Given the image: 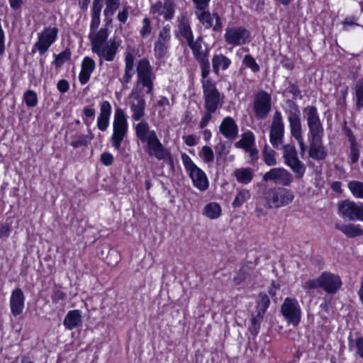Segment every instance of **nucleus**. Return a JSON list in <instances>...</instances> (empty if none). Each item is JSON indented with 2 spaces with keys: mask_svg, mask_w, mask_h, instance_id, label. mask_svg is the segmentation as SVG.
Returning <instances> with one entry per match:
<instances>
[{
  "mask_svg": "<svg viewBox=\"0 0 363 363\" xmlns=\"http://www.w3.org/2000/svg\"><path fill=\"white\" fill-rule=\"evenodd\" d=\"M155 79L150 61L145 57L140 59L136 65V81L129 95L130 109L132 119L140 121L134 126V130L137 138L145 145L147 154L158 160H164L170 157L169 150L161 143L156 131L150 129L147 121H143L145 116V95H153Z\"/></svg>",
  "mask_w": 363,
  "mask_h": 363,
  "instance_id": "1",
  "label": "nucleus"
},
{
  "mask_svg": "<svg viewBox=\"0 0 363 363\" xmlns=\"http://www.w3.org/2000/svg\"><path fill=\"white\" fill-rule=\"evenodd\" d=\"M108 30L106 28H101L95 34L89 35L91 51L98 56L100 65L104 61L113 62L120 46L116 38L108 41Z\"/></svg>",
  "mask_w": 363,
  "mask_h": 363,
  "instance_id": "2",
  "label": "nucleus"
},
{
  "mask_svg": "<svg viewBox=\"0 0 363 363\" xmlns=\"http://www.w3.org/2000/svg\"><path fill=\"white\" fill-rule=\"evenodd\" d=\"M283 109L287 116L289 123L290 132L298 142L301 155H303L306 150V146L303 142L302 127L301 121V111L298 105L293 100H286Z\"/></svg>",
  "mask_w": 363,
  "mask_h": 363,
  "instance_id": "3",
  "label": "nucleus"
},
{
  "mask_svg": "<svg viewBox=\"0 0 363 363\" xmlns=\"http://www.w3.org/2000/svg\"><path fill=\"white\" fill-rule=\"evenodd\" d=\"M283 109L287 116L289 123L290 132L298 142L301 155H303L306 150V146L303 142L302 127L301 121V111L298 105L293 100H286Z\"/></svg>",
  "mask_w": 363,
  "mask_h": 363,
  "instance_id": "4",
  "label": "nucleus"
},
{
  "mask_svg": "<svg viewBox=\"0 0 363 363\" xmlns=\"http://www.w3.org/2000/svg\"><path fill=\"white\" fill-rule=\"evenodd\" d=\"M294 193L284 187H272L263 191V206L267 208H279L291 203L294 199Z\"/></svg>",
  "mask_w": 363,
  "mask_h": 363,
  "instance_id": "5",
  "label": "nucleus"
},
{
  "mask_svg": "<svg viewBox=\"0 0 363 363\" xmlns=\"http://www.w3.org/2000/svg\"><path fill=\"white\" fill-rule=\"evenodd\" d=\"M203 99V108L217 111L222 107L223 96L216 88V83L208 77L201 80Z\"/></svg>",
  "mask_w": 363,
  "mask_h": 363,
  "instance_id": "6",
  "label": "nucleus"
},
{
  "mask_svg": "<svg viewBox=\"0 0 363 363\" xmlns=\"http://www.w3.org/2000/svg\"><path fill=\"white\" fill-rule=\"evenodd\" d=\"M128 129L127 116L124 111L120 107L116 108L113 121V134L111 137V145L115 149L121 148L122 141L128 134Z\"/></svg>",
  "mask_w": 363,
  "mask_h": 363,
  "instance_id": "7",
  "label": "nucleus"
},
{
  "mask_svg": "<svg viewBox=\"0 0 363 363\" xmlns=\"http://www.w3.org/2000/svg\"><path fill=\"white\" fill-rule=\"evenodd\" d=\"M303 113L308 128V138L315 141L323 139L324 129L316 107L307 106L303 109Z\"/></svg>",
  "mask_w": 363,
  "mask_h": 363,
  "instance_id": "8",
  "label": "nucleus"
},
{
  "mask_svg": "<svg viewBox=\"0 0 363 363\" xmlns=\"http://www.w3.org/2000/svg\"><path fill=\"white\" fill-rule=\"evenodd\" d=\"M181 159L185 169L189 173L193 184L200 191H205L208 187V180L204 172L193 162L186 153H182Z\"/></svg>",
  "mask_w": 363,
  "mask_h": 363,
  "instance_id": "9",
  "label": "nucleus"
},
{
  "mask_svg": "<svg viewBox=\"0 0 363 363\" xmlns=\"http://www.w3.org/2000/svg\"><path fill=\"white\" fill-rule=\"evenodd\" d=\"M186 44L192 51L194 58L200 65L201 77L206 78L210 73V63L208 61V50H203L202 47L203 38L198 37L195 40L194 38L186 42Z\"/></svg>",
  "mask_w": 363,
  "mask_h": 363,
  "instance_id": "10",
  "label": "nucleus"
},
{
  "mask_svg": "<svg viewBox=\"0 0 363 363\" xmlns=\"http://www.w3.org/2000/svg\"><path fill=\"white\" fill-rule=\"evenodd\" d=\"M59 30L57 27H45L38 35V40L33 45L32 52L38 51L43 55L50 47L56 41Z\"/></svg>",
  "mask_w": 363,
  "mask_h": 363,
  "instance_id": "11",
  "label": "nucleus"
},
{
  "mask_svg": "<svg viewBox=\"0 0 363 363\" xmlns=\"http://www.w3.org/2000/svg\"><path fill=\"white\" fill-rule=\"evenodd\" d=\"M225 41L228 45L240 46L251 41L250 32L244 27H230L225 29Z\"/></svg>",
  "mask_w": 363,
  "mask_h": 363,
  "instance_id": "12",
  "label": "nucleus"
},
{
  "mask_svg": "<svg viewBox=\"0 0 363 363\" xmlns=\"http://www.w3.org/2000/svg\"><path fill=\"white\" fill-rule=\"evenodd\" d=\"M281 311L288 323L296 326L300 323L301 309L296 298H285L281 305Z\"/></svg>",
  "mask_w": 363,
  "mask_h": 363,
  "instance_id": "13",
  "label": "nucleus"
},
{
  "mask_svg": "<svg viewBox=\"0 0 363 363\" xmlns=\"http://www.w3.org/2000/svg\"><path fill=\"white\" fill-rule=\"evenodd\" d=\"M253 109L257 119L266 118L272 109L271 95L265 91H259L255 95Z\"/></svg>",
  "mask_w": 363,
  "mask_h": 363,
  "instance_id": "14",
  "label": "nucleus"
},
{
  "mask_svg": "<svg viewBox=\"0 0 363 363\" xmlns=\"http://www.w3.org/2000/svg\"><path fill=\"white\" fill-rule=\"evenodd\" d=\"M284 122L280 111H276L273 115L269 130V141L272 145L278 148L283 143Z\"/></svg>",
  "mask_w": 363,
  "mask_h": 363,
  "instance_id": "15",
  "label": "nucleus"
},
{
  "mask_svg": "<svg viewBox=\"0 0 363 363\" xmlns=\"http://www.w3.org/2000/svg\"><path fill=\"white\" fill-rule=\"evenodd\" d=\"M363 208L362 203H355L349 200H344L337 203L339 215L344 219L357 220L359 218Z\"/></svg>",
  "mask_w": 363,
  "mask_h": 363,
  "instance_id": "16",
  "label": "nucleus"
},
{
  "mask_svg": "<svg viewBox=\"0 0 363 363\" xmlns=\"http://www.w3.org/2000/svg\"><path fill=\"white\" fill-rule=\"evenodd\" d=\"M195 14L199 23L205 29L213 28V31H220L223 28L221 18L218 13H211L207 9H196Z\"/></svg>",
  "mask_w": 363,
  "mask_h": 363,
  "instance_id": "17",
  "label": "nucleus"
},
{
  "mask_svg": "<svg viewBox=\"0 0 363 363\" xmlns=\"http://www.w3.org/2000/svg\"><path fill=\"white\" fill-rule=\"evenodd\" d=\"M265 182L269 181L274 182L275 184H281L284 186H289L293 182L292 174L284 168H272L267 172L262 177Z\"/></svg>",
  "mask_w": 363,
  "mask_h": 363,
  "instance_id": "18",
  "label": "nucleus"
},
{
  "mask_svg": "<svg viewBox=\"0 0 363 363\" xmlns=\"http://www.w3.org/2000/svg\"><path fill=\"white\" fill-rule=\"evenodd\" d=\"M175 6L174 0L157 1L151 6L150 12L157 17L162 16L164 19L170 21L174 16Z\"/></svg>",
  "mask_w": 363,
  "mask_h": 363,
  "instance_id": "19",
  "label": "nucleus"
},
{
  "mask_svg": "<svg viewBox=\"0 0 363 363\" xmlns=\"http://www.w3.org/2000/svg\"><path fill=\"white\" fill-rule=\"evenodd\" d=\"M175 35L179 39H184L186 43L194 38L190 20L186 13H182L177 18Z\"/></svg>",
  "mask_w": 363,
  "mask_h": 363,
  "instance_id": "20",
  "label": "nucleus"
},
{
  "mask_svg": "<svg viewBox=\"0 0 363 363\" xmlns=\"http://www.w3.org/2000/svg\"><path fill=\"white\" fill-rule=\"evenodd\" d=\"M219 132L225 138L233 140L238 136V125L232 117L226 116L222 120L219 125Z\"/></svg>",
  "mask_w": 363,
  "mask_h": 363,
  "instance_id": "21",
  "label": "nucleus"
},
{
  "mask_svg": "<svg viewBox=\"0 0 363 363\" xmlns=\"http://www.w3.org/2000/svg\"><path fill=\"white\" fill-rule=\"evenodd\" d=\"M322 289L328 294H335L342 286L341 279L338 275L330 272L321 274Z\"/></svg>",
  "mask_w": 363,
  "mask_h": 363,
  "instance_id": "22",
  "label": "nucleus"
},
{
  "mask_svg": "<svg viewBox=\"0 0 363 363\" xmlns=\"http://www.w3.org/2000/svg\"><path fill=\"white\" fill-rule=\"evenodd\" d=\"M25 296L23 291L19 289H15L12 291L10 297V308L13 316H18L23 313L24 308Z\"/></svg>",
  "mask_w": 363,
  "mask_h": 363,
  "instance_id": "23",
  "label": "nucleus"
},
{
  "mask_svg": "<svg viewBox=\"0 0 363 363\" xmlns=\"http://www.w3.org/2000/svg\"><path fill=\"white\" fill-rule=\"evenodd\" d=\"M111 109L109 101H103L100 104V112L97 118L96 125L101 131H106L108 127Z\"/></svg>",
  "mask_w": 363,
  "mask_h": 363,
  "instance_id": "24",
  "label": "nucleus"
},
{
  "mask_svg": "<svg viewBox=\"0 0 363 363\" xmlns=\"http://www.w3.org/2000/svg\"><path fill=\"white\" fill-rule=\"evenodd\" d=\"M81 67L79 80L82 84H85L89 82L91 73L95 69L96 63L91 57H85L82 62Z\"/></svg>",
  "mask_w": 363,
  "mask_h": 363,
  "instance_id": "25",
  "label": "nucleus"
},
{
  "mask_svg": "<svg viewBox=\"0 0 363 363\" xmlns=\"http://www.w3.org/2000/svg\"><path fill=\"white\" fill-rule=\"evenodd\" d=\"M82 323V315L81 311L74 309L69 311L65 315L63 325L67 330H72L80 327Z\"/></svg>",
  "mask_w": 363,
  "mask_h": 363,
  "instance_id": "26",
  "label": "nucleus"
},
{
  "mask_svg": "<svg viewBox=\"0 0 363 363\" xmlns=\"http://www.w3.org/2000/svg\"><path fill=\"white\" fill-rule=\"evenodd\" d=\"M104 0H94L91 9V21L90 23V30L94 35V31L98 28L101 20V12L103 7Z\"/></svg>",
  "mask_w": 363,
  "mask_h": 363,
  "instance_id": "27",
  "label": "nucleus"
},
{
  "mask_svg": "<svg viewBox=\"0 0 363 363\" xmlns=\"http://www.w3.org/2000/svg\"><path fill=\"white\" fill-rule=\"evenodd\" d=\"M310 147L308 155L309 157L315 160H323L327 156V152L325 147L322 145L323 139L318 140L317 141L313 139H309Z\"/></svg>",
  "mask_w": 363,
  "mask_h": 363,
  "instance_id": "28",
  "label": "nucleus"
},
{
  "mask_svg": "<svg viewBox=\"0 0 363 363\" xmlns=\"http://www.w3.org/2000/svg\"><path fill=\"white\" fill-rule=\"evenodd\" d=\"M233 175L238 182L248 184L254 178V170L250 167L238 168L233 172Z\"/></svg>",
  "mask_w": 363,
  "mask_h": 363,
  "instance_id": "29",
  "label": "nucleus"
},
{
  "mask_svg": "<svg viewBox=\"0 0 363 363\" xmlns=\"http://www.w3.org/2000/svg\"><path fill=\"white\" fill-rule=\"evenodd\" d=\"M231 65V60L223 54L214 55L212 58L213 71L218 75L220 69L225 70Z\"/></svg>",
  "mask_w": 363,
  "mask_h": 363,
  "instance_id": "30",
  "label": "nucleus"
},
{
  "mask_svg": "<svg viewBox=\"0 0 363 363\" xmlns=\"http://www.w3.org/2000/svg\"><path fill=\"white\" fill-rule=\"evenodd\" d=\"M106 7L104 10V21L108 26L112 22V16L119 8L121 0H104Z\"/></svg>",
  "mask_w": 363,
  "mask_h": 363,
  "instance_id": "31",
  "label": "nucleus"
},
{
  "mask_svg": "<svg viewBox=\"0 0 363 363\" xmlns=\"http://www.w3.org/2000/svg\"><path fill=\"white\" fill-rule=\"evenodd\" d=\"M335 228L347 238H355L363 235V230L358 225L350 224H336Z\"/></svg>",
  "mask_w": 363,
  "mask_h": 363,
  "instance_id": "32",
  "label": "nucleus"
},
{
  "mask_svg": "<svg viewBox=\"0 0 363 363\" xmlns=\"http://www.w3.org/2000/svg\"><path fill=\"white\" fill-rule=\"evenodd\" d=\"M255 140L254 133L250 130H247L242 134L240 140L235 143V147L246 150L255 145Z\"/></svg>",
  "mask_w": 363,
  "mask_h": 363,
  "instance_id": "33",
  "label": "nucleus"
},
{
  "mask_svg": "<svg viewBox=\"0 0 363 363\" xmlns=\"http://www.w3.org/2000/svg\"><path fill=\"white\" fill-rule=\"evenodd\" d=\"M355 108L360 111L363 108V78L358 79L354 87Z\"/></svg>",
  "mask_w": 363,
  "mask_h": 363,
  "instance_id": "34",
  "label": "nucleus"
},
{
  "mask_svg": "<svg viewBox=\"0 0 363 363\" xmlns=\"http://www.w3.org/2000/svg\"><path fill=\"white\" fill-rule=\"evenodd\" d=\"M203 214L210 219H216L221 214V208L216 202L209 203L204 206Z\"/></svg>",
  "mask_w": 363,
  "mask_h": 363,
  "instance_id": "35",
  "label": "nucleus"
},
{
  "mask_svg": "<svg viewBox=\"0 0 363 363\" xmlns=\"http://www.w3.org/2000/svg\"><path fill=\"white\" fill-rule=\"evenodd\" d=\"M251 197V194L249 190L245 189H238L237 194L234 201L232 203V206L234 208H240L243 203L247 202Z\"/></svg>",
  "mask_w": 363,
  "mask_h": 363,
  "instance_id": "36",
  "label": "nucleus"
},
{
  "mask_svg": "<svg viewBox=\"0 0 363 363\" xmlns=\"http://www.w3.org/2000/svg\"><path fill=\"white\" fill-rule=\"evenodd\" d=\"M294 173L296 178L301 179L306 172L305 164L298 159L286 164Z\"/></svg>",
  "mask_w": 363,
  "mask_h": 363,
  "instance_id": "37",
  "label": "nucleus"
},
{
  "mask_svg": "<svg viewBox=\"0 0 363 363\" xmlns=\"http://www.w3.org/2000/svg\"><path fill=\"white\" fill-rule=\"evenodd\" d=\"M294 173L296 178L301 179L306 172L305 164L298 159L286 164Z\"/></svg>",
  "mask_w": 363,
  "mask_h": 363,
  "instance_id": "38",
  "label": "nucleus"
},
{
  "mask_svg": "<svg viewBox=\"0 0 363 363\" xmlns=\"http://www.w3.org/2000/svg\"><path fill=\"white\" fill-rule=\"evenodd\" d=\"M283 158L285 164L298 159L296 148L293 145L283 146Z\"/></svg>",
  "mask_w": 363,
  "mask_h": 363,
  "instance_id": "39",
  "label": "nucleus"
},
{
  "mask_svg": "<svg viewBox=\"0 0 363 363\" xmlns=\"http://www.w3.org/2000/svg\"><path fill=\"white\" fill-rule=\"evenodd\" d=\"M171 31L172 26L169 24L167 23L163 26L159 30L156 41L170 45V40L172 38Z\"/></svg>",
  "mask_w": 363,
  "mask_h": 363,
  "instance_id": "40",
  "label": "nucleus"
},
{
  "mask_svg": "<svg viewBox=\"0 0 363 363\" xmlns=\"http://www.w3.org/2000/svg\"><path fill=\"white\" fill-rule=\"evenodd\" d=\"M263 318V315L257 313L256 315L251 318L248 330L253 336H256L259 333Z\"/></svg>",
  "mask_w": 363,
  "mask_h": 363,
  "instance_id": "41",
  "label": "nucleus"
},
{
  "mask_svg": "<svg viewBox=\"0 0 363 363\" xmlns=\"http://www.w3.org/2000/svg\"><path fill=\"white\" fill-rule=\"evenodd\" d=\"M347 187L355 198L363 199V182L351 181L348 183Z\"/></svg>",
  "mask_w": 363,
  "mask_h": 363,
  "instance_id": "42",
  "label": "nucleus"
},
{
  "mask_svg": "<svg viewBox=\"0 0 363 363\" xmlns=\"http://www.w3.org/2000/svg\"><path fill=\"white\" fill-rule=\"evenodd\" d=\"M170 45L155 41L154 44V53L157 59L164 58L168 53Z\"/></svg>",
  "mask_w": 363,
  "mask_h": 363,
  "instance_id": "43",
  "label": "nucleus"
},
{
  "mask_svg": "<svg viewBox=\"0 0 363 363\" xmlns=\"http://www.w3.org/2000/svg\"><path fill=\"white\" fill-rule=\"evenodd\" d=\"M270 304V299L267 294H260L257 303V313L264 315Z\"/></svg>",
  "mask_w": 363,
  "mask_h": 363,
  "instance_id": "44",
  "label": "nucleus"
},
{
  "mask_svg": "<svg viewBox=\"0 0 363 363\" xmlns=\"http://www.w3.org/2000/svg\"><path fill=\"white\" fill-rule=\"evenodd\" d=\"M287 94L292 95V96H293L292 100L294 102L296 99L302 98L301 91L300 90L298 84L296 83H293L291 82H289L288 86L286 88V89L284 90V91L283 93V94L284 96H287Z\"/></svg>",
  "mask_w": 363,
  "mask_h": 363,
  "instance_id": "45",
  "label": "nucleus"
},
{
  "mask_svg": "<svg viewBox=\"0 0 363 363\" xmlns=\"http://www.w3.org/2000/svg\"><path fill=\"white\" fill-rule=\"evenodd\" d=\"M199 156L204 163L211 164L214 160L213 149L208 145L203 146Z\"/></svg>",
  "mask_w": 363,
  "mask_h": 363,
  "instance_id": "46",
  "label": "nucleus"
},
{
  "mask_svg": "<svg viewBox=\"0 0 363 363\" xmlns=\"http://www.w3.org/2000/svg\"><path fill=\"white\" fill-rule=\"evenodd\" d=\"M216 111L211 110L208 108H204V111L201 113V118L199 123V128L200 129H204L209 122L213 119V115L216 113Z\"/></svg>",
  "mask_w": 363,
  "mask_h": 363,
  "instance_id": "47",
  "label": "nucleus"
},
{
  "mask_svg": "<svg viewBox=\"0 0 363 363\" xmlns=\"http://www.w3.org/2000/svg\"><path fill=\"white\" fill-rule=\"evenodd\" d=\"M71 57V51L67 48L58 55H55L54 64L56 67H60L65 62L68 61Z\"/></svg>",
  "mask_w": 363,
  "mask_h": 363,
  "instance_id": "48",
  "label": "nucleus"
},
{
  "mask_svg": "<svg viewBox=\"0 0 363 363\" xmlns=\"http://www.w3.org/2000/svg\"><path fill=\"white\" fill-rule=\"evenodd\" d=\"M23 101L28 107H35L38 104V96L33 90H28L23 94Z\"/></svg>",
  "mask_w": 363,
  "mask_h": 363,
  "instance_id": "49",
  "label": "nucleus"
},
{
  "mask_svg": "<svg viewBox=\"0 0 363 363\" xmlns=\"http://www.w3.org/2000/svg\"><path fill=\"white\" fill-rule=\"evenodd\" d=\"M274 155V151L272 150H268V146L265 145L263 150V159L267 165L274 166L277 164V162Z\"/></svg>",
  "mask_w": 363,
  "mask_h": 363,
  "instance_id": "50",
  "label": "nucleus"
},
{
  "mask_svg": "<svg viewBox=\"0 0 363 363\" xmlns=\"http://www.w3.org/2000/svg\"><path fill=\"white\" fill-rule=\"evenodd\" d=\"M151 21L147 17H145L142 21V26L140 29V35L143 38L149 37L152 33Z\"/></svg>",
  "mask_w": 363,
  "mask_h": 363,
  "instance_id": "51",
  "label": "nucleus"
},
{
  "mask_svg": "<svg viewBox=\"0 0 363 363\" xmlns=\"http://www.w3.org/2000/svg\"><path fill=\"white\" fill-rule=\"evenodd\" d=\"M243 63L246 67L251 69L253 72H257L259 70V66L250 55H246L243 59Z\"/></svg>",
  "mask_w": 363,
  "mask_h": 363,
  "instance_id": "52",
  "label": "nucleus"
},
{
  "mask_svg": "<svg viewBox=\"0 0 363 363\" xmlns=\"http://www.w3.org/2000/svg\"><path fill=\"white\" fill-rule=\"evenodd\" d=\"M305 289H316L322 288L321 275L317 279H311L306 281L303 286Z\"/></svg>",
  "mask_w": 363,
  "mask_h": 363,
  "instance_id": "53",
  "label": "nucleus"
},
{
  "mask_svg": "<svg viewBox=\"0 0 363 363\" xmlns=\"http://www.w3.org/2000/svg\"><path fill=\"white\" fill-rule=\"evenodd\" d=\"M67 297L66 293H65L61 289L55 287L51 296L52 302L57 303L61 301H64Z\"/></svg>",
  "mask_w": 363,
  "mask_h": 363,
  "instance_id": "54",
  "label": "nucleus"
},
{
  "mask_svg": "<svg viewBox=\"0 0 363 363\" xmlns=\"http://www.w3.org/2000/svg\"><path fill=\"white\" fill-rule=\"evenodd\" d=\"M350 152L349 155V158L351 164H355L358 162L359 157V149L358 147V144L350 145Z\"/></svg>",
  "mask_w": 363,
  "mask_h": 363,
  "instance_id": "55",
  "label": "nucleus"
},
{
  "mask_svg": "<svg viewBox=\"0 0 363 363\" xmlns=\"http://www.w3.org/2000/svg\"><path fill=\"white\" fill-rule=\"evenodd\" d=\"M89 143L88 137L85 135H79L74 140L72 141L71 145L77 148L81 146L86 145Z\"/></svg>",
  "mask_w": 363,
  "mask_h": 363,
  "instance_id": "56",
  "label": "nucleus"
},
{
  "mask_svg": "<svg viewBox=\"0 0 363 363\" xmlns=\"http://www.w3.org/2000/svg\"><path fill=\"white\" fill-rule=\"evenodd\" d=\"M354 347L356 350V354L363 359V337L356 338Z\"/></svg>",
  "mask_w": 363,
  "mask_h": 363,
  "instance_id": "57",
  "label": "nucleus"
},
{
  "mask_svg": "<svg viewBox=\"0 0 363 363\" xmlns=\"http://www.w3.org/2000/svg\"><path fill=\"white\" fill-rule=\"evenodd\" d=\"M135 57L133 53L127 52L125 56V69L134 70Z\"/></svg>",
  "mask_w": 363,
  "mask_h": 363,
  "instance_id": "58",
  "label": "nucleus"
},
{
  "mask_svg": "<svg viewBox=\"0 0 363 363\" xmlns=\"http://www.w3.org/2000/svg\"><path fill=\"white\" fill-rule=\"evenodd\" d=\"M215 149L217 162H218L219 158L223 155H227L228 152V151H227L226 145L224 142H220L218 145L216 146Z\"/></svg>",
  "mask_w": 363,
  "mask_h": 363,
  "instance_id": "59",
  "label": "nucleus"
},
{
  "mask_svg": "<svg viewBox=\"0 0 363 363\" xmlns=\"http://www.w3.org/2000/svg\"><path fill=\"white\" fill-rule=\"evenodd\" d=\"M101 163L105 166H111L113 163V156L110 152H104L100 157Z\"/></svg>",
  "mask_w": 363,
  "mask_h": 363,
  "instance_id": "60",
  "label": "nucleus"
},
{
  "mask_svg": "<svg viewBox=\"0 0 363 363\" xmlns=\"http://www.w3.org/2000/svg\"><path fill=\"white\" fill-rule=\"evenodd\" d=\"M342 130H343L344 134L347 136L350 145L357 144V143L356 141V138H355L354 135L353 134L352 130L350 128H348L346 125H345L343 126Z\"/></svg>",
  "mask_w": 363,
  "mask_h": 363,
  "instance_id": "61",
  "label": "nucleus"
},
{
  "mask_svg": "<svg viewBox=\"0 0 363 363\" xmlns=\"http://www.w3.org/2000/svg\"><path fill=\"white\" fill-rule=\"evenodd\" d=\"M246 277H247L246 269L245 268H242L238 272L237 275L234 277L233 282L235 283V285H239L246 279Z\"/></svg>",
  "mask_w": 363,
  "mask_h": 363,
  "instance_id": "62",
  "label": "nucleus"
},
{
  "mask_svg": "<svg viewBox=\"0 0 363 363\" xmlns=\"http://www.w3.org/2000/svg\"><path fill=\"white\" fill-rule=\"evenodd\" d=\"M134 74V70L124 69V74L122 78L120 79L121 82L123 84H128Z\"/></svg>",
  "mask_w": 363,
  "mask_h": 363,
  "instance_id": "63",
  "label": "nucleus"
},
{
  "mask_svg": "<svg viewBox=\"0 0 363 363\" xmlns=\"http://www.w3.org/2000/svg\"><path fill=\"white\" fill-rule=\"evenodd\" d=\"M182 139L185 144L190 147L195 146L198 143L196 137L194 135H184Z\"/></svg>",
  "mask_w": 363,
  "mask_h": 363,
  "instance_id": "64",
  "label": "nucleus"
}]
</instances>
